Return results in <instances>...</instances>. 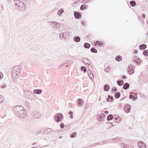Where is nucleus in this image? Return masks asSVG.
<instances>
[{"label":"nucleus","instance_id":"obj_1","mask_svg":"<svg viewBox=\"0 0 148 148\" xmlns=\"http://www.w3.org/2000/svg\"><path fill=\"white\" fill-rule=\"evenodd\" d=\"M14 114L18 117L21 118H24L27 116V112L25 109L22 106L17 105L13 108Z\"/></svg>","mask_w":148,"mask_h":148},{"label":"nucleus","instance_id":"obj_2","mask_svg":"<svg viewBox=\"0 0 148 148\" xmlns=\"http://www.w3.org/2000/svg\"><path fill=\"white\" fill-rule=\"evenodd\" d=\"M14 3L16 5V8L19 11L24 10L26 8L25 4L19 0H15Z\"/></svg>","mask_w":148,"mask_h":148},{"label":"nucleus","instance_id":"obj_3","mask_svg":"<svg viewBox=\"0 0 148 148\" xmlns=\"http://www.w3.org/2000/svg\"><path fill=\"white\" fill-rule=\"evenodd\" d=\"M24 96L26 98L30 100H33L36 98L35 95L30 91L25 90V91Z\"/></svg>","mask_w":148,"mask_h":148},{"label":"nucleus","instance_id":"obj_4","mask_svg":"<svg viewBox=\"0 0 148 148\" xmlns=\"http://www.w3.org/2000/svg\"><path fill=\"white\" fill-rule=\"evenodd\" d=\"M55 119L58 122H60L62 121L64 118V116L61 113H57L55 116Z\"/></svg>","mask_w":148,"mask_h":148},{"label":"nucleus","instance_id":"obj_5","mask_svg":"<svg viewBox=\"0 0 148 148\" xmlns=\"http://www.w3.org/2000/svg\"><path fill=\"white\" fill-rule=\"evenodd\" d=\"M31 114L32 117L33 118H38L41 116V113L38 111H34Z\"/></svg>","mask_w":148,"mask_h":148},{"label":"nucleus","instance_id":"obj_6","mask_svg":"<svg viewBox=\"0 0 148 148\" xmlns=\"http://www.w3.org/2000/svg\"><path fill=\"white\" fill-rule=\"evenodd\" d=\"M49 23L55 28L57 29H59L60 27V24L59 23H57L55 22H50Z\"/></svg>","mask_w":148,"mask_h":148},{"label":"nucleus","instance_id":"obj_7","mask_svg":"<svg viewBox=\"0 0 148 148\" xmlns=\"http://www.w3.org/2000/svg\"><path fill=\"white\" fill-rule=\"evenodd\" d=\"M113 141L114 143H119L122 141V138L119 137H116L115 138L113 139Z\"/></svg>","mask_w":148,"mask_h":148},{"label":"nucleus","instance_id":"obj_8","mask_svg":"<svg viewBox=\"0 0 148 148\" xmlns=\"http://www.w3.org/2000/svg\"><path fill=\"white\" fill-rule=\"evenodd\" d=\"M138 147L139 148H146V147L145 143L142 141H140L138 143Z\"/></svg>","mask_w":148,"mask_h":148},{"label":"nucleus","instance_id":"obj_9","mask_svg":"<svg viewBox=\"0 0 148 148\" xmlns=\"http://www.w3.org/2000/svg\"><path fill=\"white\" fill-rule=\"evenodd\" d=\"M130 106L128 104H127L124 107V110L126 112L128 113L130 110Z\"/></svg>","mask_w":148,"mask_h":148},{"label":"nucleus","instance_id":"obj_10","mask_svg":"<svg viewBox=\"0 0 148 148\" xmlns=\"http://www.w3.org/2000/svg\"><path fill=\"white\" fill-rule=\"evenodd\" d=\"M21 66H15L13 68L12 72H14L15 71H16L18 72V73L20 72H21Z\"/></svg>","mask_w":148,"mask_h":148},{"label":"nucleus","instance_id":"obj_11","mask_svg":"<svg viewBox=\"0 0 148 148\" xmlns=\"http://www.w3.org/2000/svg\"><path fill=\"white\" fill-rule=\"evenodd\" d=\"M74 15L75 17L76 18H79L81 17V14L77 12H76L74 13Z\"/></svg>","mask_w":148,"mask_h":148},{"label":"nucleus","instance_id":"obj_12","mask_svg":"<svg viewBox=\"0 0 148 148\" xmlns=\"http://www.w3.org/2000/svg\"><path fill=\"white\" fill-rule=\"evenodd\" d=\"M52 132V130L50 128H47L45 129L44 132L47 134H50Z\"/></svg>","mask_w":148,"mask_h":148},{"label":"nucleus","instance_id":"obj_13","mask_svg":"<svg viewBox=\"0 0 148 148\" xmlns=\"http://www.w3.org/2000/svg\"><path fill=\"white\" fill-rule=\"evenodd\" d=\"M83 104V101L81 99H79L77 101V105L79 106H82Z\"/></svg>","mask_w":148,"mask_h":148},{"label":"nucleus","instance_id":"obj_14","mask_svg":"<svg viewBox=\"0 0 148 148\" xmlns=\"http://www.w3.org/2000/svg\"><path fill=\"white\" fill-rule=\"evenodd\" d=\"M105 115L104 114H98L97 115V120L99 121L101 120V119L103 116H104Z\"/></svg>","mask_w":148,"mask_h":148},{"label":"nucleus","instance_id":"obj_15","mask_svg":"<svg viewBox=\"0 0 148 148\" xmlns=\"http://www.w3.org/2000/svg\"><path fill=\"white\" fill-rule=\"evenodd\" d=\"M130 87V85L128 83H125L123 85V87L125 90H127Z\"/></svg>","mask_w":148,"mask_h":148},{"label":"nucleus","instance_id":"obj_16","mask_svg":"<svg viewBox=\"0 0 148 148\" xmlns=\"http://www.w3.org/2000/svg\"><path fill=\"white\" fill-rule=\"evenodd\" d=\"M42 90L40 89H35L33 91L34 93L39 94L42 93Z\"/></svg>","mask_w":148,"mask_h":148},{"label":"nucleus","instance_id":"obj_17","mask_svg":"<svg viewBox=\"0 0 148 148\" xmlns=\"http://www.w3.org/2000/svg\"><path fill=\"white\" fill-rule=\"evenodd\" d=\"M9 83V79L8 77L5 78L3 84L5 85L8 84Z\"/></svg>","mask_w":148,"mask_h":148},{"label":"nucleus","instance_id":"obj_18","mask_svg":"<svg viewBox=\"0 0 148 148\" xmlns=\"http://www.w3.org/2000/svg\"><path fill=\"white\" fill-rule=\"evenodd\" d=\"M15 73L14 72H12V77L13 78H17L19 77V76L20 75L19 73Z\"/></svg>","mask_w":148,"mask_h":148},{"label":"nucleus","instance_id":"obj_19","mask_svg":"<svg viewBox=\"0 0 148 148\" xmlns=\"http://www.w3.org/2000/svg\"><path fill=\"white\" fill-rule=\"evenodd\" d=\"M110 88V86L107 84H105L104 86V89L105 91H108Z\"/></svg>","mask_w":148,"mask_h":148},{"label":"nucleus","instance_id":"obj_20","mask_svg":"<svg viewBox=\"0 0 148 148\" xmlns=\"http://www.w3.org/2000/svg\"><path fill=\"white\" fill-rule=\"evenodd\" d=\"M139 48L141 50H143L147 47V45L145 44H143L139 46Z\"/></svg>","mask_w":148,"mask_h":148},{"label":"nucleus","instance_id":"obj_21","mask_svg":"<svg viewBox=\"0 0 148 148\" xmlns=\"http://www.w3.org/2000/svg\"><path fill=\"white\" fill-rule=\"evenodd\" d=\"M117 83L118 85H119V86H122L124 82L122 80H118L117 81Z\"/></svg>","mask_w":148,"mask_h":148},{"label":"nucleus","instance_id":"obj_22","mask_svg":"<svg viewBox=\"0 0 148 148\" xmlns=\"http://www.w3.org/2000/svg\"><path fill=\"white\" fill-rule=\"evenodd\" d=\"M80 38L79 36L75 37L74 38V40L76 42H79L80 41Z\"/></svg>","mask_w":148,"mask_h":148},{"label":"nucleus","instance_id":"obj_23","mask_svg":"<svg viewBox=\"0 0 148 148\" xmlns=\"http://www.w3.org/2000/svg\"><path fill=\"white\" fill-rule=\"evenodd\" d=\"M122 58L121 56L118 55L116 56L115 60L117 61H120L122 60Z\"/></svg>","mask_w":148,"mask_h":148},{"label":"nucleus","instance_id":"obj_24","mask_svg":"<svg viewBox=\"0 0 148 148\" xmlns=\"http://www.w3.org/2000/svg\"><path fill=\"white\" fill-rule=\"evenodd\" d=\"M82 61H83V62L85 63H86L87 64L89 65H90V64H89L88 62H87V61H90L87 58H84L83 60H82Z\"/></svg>","mask_w":148,"mask_h":148},{"label":"nucleus","instance_id":"obj_25","mask_svg":"<svg viewBox=\"0 0 148 148\" xmlns=\"http://www.w3.org/2000/svg\"><path fill=\"white\" fill-rule=\"evenodd\" d=\"M133 62H136L137 64H139L141 63V60L139 58H136L132 60Z\"/></svg>","mask_w":148,"mask_h":148},{"label":"nucleus","instance_id":"obj_26","mask_svg":"<svg viewBox=\"0 0 148 148\" xmlns=\"http://www.w3.org/2000/svg\"><path fill=\"white\" fill-rule=\"evenodd\" d=\"M113 118V116L112 114H109L107 117V120L108 121L112 120Z\"/></svg>","mask_w":148,"mask_h":148},{"label":"nucleus","instance_id":"obj_27","mask_svg":"<svg viewBox=\"0 0 148 148\" xmlns=\"http://www.w3.org/2000/svg\"><path fill=\"white\" fill-rule=\"evenodd\" d=\"M90 45L88 43H85L84 44V47L86 48H89L90 47Z\"/></svg>","mask_w":148,"mask_h":148},{"label":"nucleus","instance_id":"obj_28","mask_svg":"<svg viewBox=\"0 0 148 148\" xmlns=\"http://www.w3.org/2000/svg\"><path fill=\"white\" fill-rule=\"evenodd\" d=\"M120 95L121 94L120 92H117L115 93L114 96L116 98L118 99L120 97Z\"/></svg>","mask_w":148,"mask_h":148},{"label":"nucleus","instance_id":"obj_29","mask_svg":"<svg viewBox=\"0 0 148 148\" xmlns=\"http://www.w3.org/2000/svg\"><path fill=\"white\" fill-rule=\"evenodd\" d=\"M91 52L97 53V50L94 47H92L91 49Z\"/></svg>","mask_w":148,"mask_h":148},{"label":"nucleus","instance_id":"obj_30","mask_svg":"<svg viewBox=\"0 0 148 148\" xmlns=\"http://www.w3.org/2000/svg\"><path fill=\"white\" fill-rule=\"evenodd\" d=\"M130 4L132 6L134 7L136 5V3L134 1H131L130 2Z\"/></svg>","mask_w":148,"mask_h":148},{"label":"nucleus","instance_id":"obj_31","mask_svg":"<svg viewBox=\"0 0 148 148\" xmlns=\"http://www.w3.org/2000/svg\"><path fill=\"white\" fill-rule=\"evenodd\" d=\"M143 54L145 56H148V50H144L143 51Z\"/></svg>","mask_w":148,"mask_h":148},{"label":"nucleus","instance_id":"obj_32","mask_svg":"<svg viewBox=\"0 0 148 148\" xmlns=\"http://www.w3.org/2000/svg\"><path fill=\"white\" fill-rule=\"evenodd\" d=\"M86 6H87V5L86 4L82 5L80 7V9L81 10H84L86 8Z\"/></svg>","mask_w":148,"mask_h":148},{"label":"nucleus","instance_id":"obj_33","mask_svg":"<svg viewBox=\"0 0 148 148\" xmlns=\"http://www.w3.org/2000/svg\"><path fill=\"white\" fill-rule=\"evenodd\" d=\"M111 69V68L110 66H108L106 67L105 70V71L106 72H108L110 71Z\"/></svg>","mask_w":148,"mask_h":148},{"label":"nucleus","instance_id":"obj_34","mask_svg":"<svg viewBox=\"0 0 148 148\" xmlns=\"http://www.w3.org/2000/svg\"><path fill=\"white\" fill-rule=\"evenodd\" d=\"M81 70L83 71L84 73H85L86 71V68L85 66H82L81 67Z\"/></svg>","mask_w":148,"mask_h":148},{"label":"nucleus","instance_id":"obj_35","mask_svg":"<svg viewBox=\"0 0 148 148\" xmlns=\"http://www.w3.org/2000/svg\"><path fill=\"white\" fill-rule=\"evenodd\" d=\"M138 98V97L137 96V94L136 93L135 94L134 96H133L132 100L134 101H135Z\"/></svg>","mask_w":148,"mask_h":148},{"label":"nucleus","instance_id":"obj_36","mask_svg":"<svg viewBox=\"0 0 148 148\" xmlns=\"http://www.w3.org/2000/svg\"><path fill=\"white\" fill-rule=\"evenodd\" d=\"M88 74L89 76L91 78V77H90V75L92 76V75H93L92 73L91 72V71L90 70H88Z\"/></svg>","mask_w":148,"mask_h":148},{"label":"nucleus","instance_id":"obj_37","mask_svg":"<svg viewBox=\"0 0 148 148\" xmlns=\"http://www.w3.org/2000/svg\"><path fill=\"white\" fill-rule=\"evenodd\" d=\"M121 147H123V148H127V146L125 144H121Z\"/></svg>","mask_w":148,"mask_h":148},{"label":"nucleus","instance_id":"obj_38","mask_svg":"<svg viewBox=\"0 0 148 148\" xmlns=\"http://www.w3.org/2000/svg\"><path fill=\"white\" fill-rule=\"evenodd\" d=\"M64 12V11L62 9L58 11V14H61Z\"/></svg>","mask_w":148,"mask_h":148},{"label":"nucleus","instance_id":"obj_39","mask_svg":"<svg viewBox=\"0 0 148 148\" xmlns=\"http://www.w3.org/2000/svg\"><path fill=\"white\" fill-rule=\"evenodd\" d=\"M77 135V133L76 132H74L72 133L71 136V138H74L75 136Z\"/></svg>","mask_w":148,"mask_h":148},{"label":"nucleus","instance_id":"obj_40","mask_svg":"<svg viewBox=\"0 0 148 148\" xmlns=\"http://www.w3.org/2000/svg\"><path fill=\"white\" fill-rule=\"evenodd\" d=\"M128 72L129 74H132L134 73V71L132 69H129L128 70Z\"/></svg>","mask_w":148,"mask_h":148},{"label":"nucleus","instance_id":"obj_41","mask_svg":"<svg viewBox=\"0 0 148 148\" xmlns=\"http://www.w3.org/2000/svg\"><path fill=\"white\" fill-rule=\"evenodd\" d=\"M59 36L60 38L62 37L63 38H65V37H64V33H60V34Z\"/></svg>","mask_w":148,"mask_h":148},{"label":"nucleus","instance_id":"obj_42","mask_svg":"<svg viewBox=\"0 0 148 148\" xmlns=\"http://www.w3.org/2000/svg\"><path fill=\"white\" fill-rule=\"evenodd\" d=\"M98 45H99L100 47H102L103 46V43L102 42L99 41Z\"/></svg>","mask_w":148,"mask_h":148},{"label":"nucleus","instance_id":"obj_43","mask_svg":"<svg viewBox=\"0 0 148 148\" xmlns=\"http://www.w3.org/2000/svg\"><path fill=\"white\" fill-rule=\"evenodd\" d=\"M112 91L113 92H116L117 90V89L116 87H114L112 88Z\"/></svg>","mask_w":148,"mask_h":148},{"label":"nucleus","instance_id":"obj_44","mask_svg":"<svg viewBox=\"0 0 148 148\" xmlns=\"http://www.w3.org/2000/svg\"><path fill=\"white\" fill-rule=\"evenodd\" d=\"M67 66V65H66V64H63L60 66V67L61 68H65Z\"/></svg>","mask_w":148,"mask_h":148},{"label":"nucleus","instance_id":"obj_45","mask_svg":"<svg viewBox=\"0 0 148 148\" xmlns=\"http://www.w3.org/2000/svg\"><path fill=\"white\" fill-rule=\"evenodd\" d=\"M60 126L61 128H63L64 127V124L62 123H61L60 124Z\"/></svg>","mask_w":148,"mask_h":148},{"label":"nucleus","instance_id":"obj_46","mask_svg":"<svg viewBox=\"0 0 148 148\" xmlns=\"http://www.w3.org/2000/svg\"><path fill=\"white\" fill-rule=\"evenodd\" d=\"M128 68L129 69H132L133 68V66L132 65H130L128 67Z\"/></svg>","mask_w":148,"mask_h":148},{"label":"nucleus","instance_id":"obj_47","mask_svg":"<svg viewBox=\"0 0 148 148\" xmlns=\"http://www.w3.org/2000/svg\"><path fill=\"white\" fill-rule=\"evenodd\" d=\"M3 77V74L2 73H0V79L2 78Z\"/></svg>","mask_w":148,"mask_h":148},{"label":"nucleus","instance_id":"obj_48","mask_svg":"<svg viewBox=\"0 0 148 148\" xmlns=\"http://www.w3.org/2000/svg\"><path fill=\"white\" fill-rule=\"evenodd\" d=\"M98 42H99V41H97L94 43V44L95 45H97V44L98 45Z\"/></svg>","mask_w":148,"mask_h":148},{"label":"nucleus","instance_id":"obj_49","mask_svg":"<svg viewBox=\"0 0 148 148\" xmlns=\"http://www.w3.org/2000/svg\"><path fill=\"white\" fill-rule=\"evenodd\" d=\"M82 2L83 3H86L88 2V0H82Z\"/></svg>","mask_w":148,"mask_h":148},{"label":"nucleus","instance_id":"obj_50","mask_svg":"<svg viewBox=\"0 0 148 148\" xmlns=\"http://www.w3.org/2000/svg\"><path fill=\"white\" fill-rule=\"evenodd\" d=\"M69 114H70V115H73V112L72 111H70L69 113H68Z\"/></svg>","mask_w":148,"mask_h":148},{"label":"nucleus","instance_id":"obj_51","mask_svg":"<svg viewBox=\"0 0 148 148\" xmlns=\"http://www.w3.org/2000/svg\"><path fill=\"white\" fill-rule=\"evenodd\" d=\"M110 97H111V96L110 95H109L108 96V98L107 99V101H108L109 100Z\"/></svg>","mask_w":148,"mask_h":148},{"label":"nucleus","instance_id":"obj_52","mask_svg":"<svg viewBox=\"0 0 148 148\" xmlns=\"http://www.w3.org/2000/svg\"><path fill=\"white\" fill-rule=\"evenodd\" d=\"M133 95H131V94L129 96V97H130V99H132V98L133 99Z\"/></svg>","mask_w":148,"mask_h":148},{"label":"nucleus","instance_id":"obj_53","mask_svg":"<svg viewBox=\"0 0 148 148\" xmlns=\"http://www.w3.org/2000/svg\"><path fill=\"white\" fill-rule=\"evenodd\" d=\"M3 101V99L2 97H0V103H1Z\"/></svg>","mask_w":148,"mask_h":148},{"label":"nucleus","instance_id":"obj_54","mask_svg":"<svg viewBox=\"0 0 148 148\" xmlns=\"http://www.w3.org/2000/svg\"><path fill=\"white\" fill-rule=\"evenodd\" d=\"M122 78L123 79H126L127 77L126 76L124 75L122 76Z\"/></svg>","mask_w":148,"mask_h":148},{"label":"nucleus","instance_id":"obj_55","mask_svg":"<svg viewBox=\"0 0 148 148\" xmlns=\"http://www.w3.org/2000/svg\"><path fill=\"white\" fill-rule=\"evenodd\" d=\"M6 85H5V84H3V85L2 86V88H5L6 86Z\"/></svg>","mask_w":148,"mask_h":148},{"label":"nucleus","instance_id":"obj_56","mask_svg":"<svg viewBox=\"0 0 148 148\" xmlns=\"http://www.w3.org/2000/svg\"><path fill=\"white\" fill-rule=\"evenodd\" d=\"M142 15L143 18H145V15L144 14H143Z\"/></svg>","mask_w":148,"mask_h":148},{"label":"nucleus","instance_id":"obj_57","mask_svg":"<svg viewBox=\"0 0 148 148\" xmlns=\"http://www.w3.org/2000/svg\"><path fill=\"white\" fill-rule=\"evenodd\" d=\"M104 113L106 114H108V111L107 110L105 111H104Z\"/></svg>","mask_w":148,"mask_h":148},{"label":"nucleus","instance_id":"obj_58","mask_svg":"<svg viewBox=\"0 0 148 148\" xmlns=\"http://www.w3.org/2000/svg\"><path fill=\"white\" fill-rule=\"evenodd\" d=\"M70 117L71 119H72L73 118V115H71L70 116Z\"/></svg>","mask_w":148,"mask_h":148},{"label":"nucleus","instance_id":"obj_59","mask_svg":"<svg viewBox=\"0 0 148 148\" xmlns=\"http://www.w3.org/2000/svg\"><path fill=\"white\" fill-rule=\"evenodd\" d=\"M81 23L82 25H84V21H81Z\"/></svg>","mask_w":148,"mask_h":148},{"label":"nucleus","instance_id":"obj_60","mask_svg":"<svg viewBox=\"0 0 148 148\" xmlns=\"http://www.w3.org/2000/svg\"><path fill=\"white\" fill-rule=\"evenodd\" d=\"M15 73H19L20 74V72L18 73V72L17 71H15Z\"/></svg>","mask_w":148,"mask_h":148},{"label":"nucleus","instance_id":"obj_61","mask_svg":"<svg viewBox=\"0 0 148 148\" xmlns=\"http://www.w3.org/2000/svg\"><path fill=\"white\" fill-rule=\"evenodd\" d=\"M135 53L136 54V53H137L138 52V51L137 50H135Z\"/></svg>","mask_w":148,"mask_h":148},{"label":"nucleus","instance_id":"obj_62","mask_svg":"<svg viewBox=\"0 0 148 148\" xmlns=\"http://www.w3.org/2000/svg\"><path fill=\"white\" fill-rule=\"evenodd\" d=\"M110 98L111 100H112L113 99V97L112 96H111V97H110Z\"/></svg>","mask_w":148,"mask_h":148},{"label":"nucleus","instance_id":"obj_63","mask_svg":"<svg viewBox=\"0 0 148 148\" xmlns=\"http://www.w3.org/2000/svg\"><path fill=\"white\" fill-rule=\"evenodd\" d=\"M130 94L132 95V94H134V93L133 92H130Z\"/></svg>","mask_w":148,"mask_h":148},{"label":"nucleus","instance_id":"obj_64","mask_svg":"<svg viewBox=\"0 0 148 148\" xmlns=\"http://www.w3.org/2000/svg\"><path fill=\"white\" fill-rule=\"evenodd\" d=\"M62 138V136H60L59 137V138Z\"/></svg>","mask_w":148,"mask_h":148}]
</instances>
